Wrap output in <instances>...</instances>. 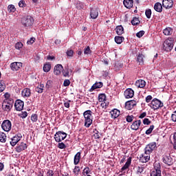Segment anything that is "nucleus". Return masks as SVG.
Masks as SVG:
<instances>
[{
    "label": "nucleus",
    "instance_id": "1",
    "mask_svg": "<svg viewBox=\"0 0 176 176\" xmlns=\"http://www.w3.org/2000/svg\"><path fill=\"white\" fill-rule=\"evenodd\" d=\"M85 127H90L93 123V111L87 110L83 113Z\"/></svg>",
    "mask_w": 176,
    "mask_h": 176
},
{
    "label": "nucleus",
    "instance_id": "2",
    "mask_svg": "<svg viewBox=\"0 0 176 176\" xmlns=\"http://www.w3.org/2000/svg\"><path fill=\"white\" fill-rule=\"evenodd\" d=\"M174 47V38L170 37L164 41L163 44V50L164 52H171Z\"/></svg>",
    "mask_w": 176,
    "mask_h": 176
},
{
    "label": "nucleus",
    "instance_id": "3",
    "mask_svg": "<svg viewBox=\"0 0 176 176\" xmlns=\"http://www.w3.org/2000/svg\"><path fill=\"white\" fill-rule=\"evenodd\" d=\"M14 100H4L2 102V109L6 112H10L12 108H13V104Z\"/></svg>",
    "mask_w": 176,
    "mask_h": 176
},
{
    "label": "nucleus",
    "instance_id": "4",
    "mask_svg": "<svg viewBox=\"0 0 176 176\" xmlns=\"http://www.w3.org/2000/svg\"><path fill=\"white\" fill-rule=\"evenodd\" d=\"M67 133L63 131H58L54 135V140L56 142H61L62 141H64L65 138H67Z\"/></svg>",
    "mask_w": 176,
    "mask_h": 176
},
{
    "label": "nucleus",
    "instance_id": "5",
    "mask_svg": "<svg viewBox=\"0 0 176 176\" xmlns=\"http://www.w3.org/2000/svg\"><path fill=\"white\" fill-rule=\"evenodd\" d=\"M34 18L30 15H28L27 16L24 17L22 21V25L28 28V27H32V25L34 24Z\"/></svg>",
    "mask_w": 176,
    "mask_h": 176
},
{
    "label": "nucleus",
    "instance_id": "6",
    "mask_svg": "<svg viewBox=\"0 0 176 176\" xmlns=\"http://www.w3.org/2000/svg\"><path fill=\"white\" fill-rule=\"evenodd\" d=\"M151 108L152 109H154V111H156V109H159V108H163L164 104L160 100L157 98H154L150 104Z\"/></svg>",
    "mask_w": 176,
    "mask_h": 176
},
{
    "label": "nucleus",
    "instance_id": "7",
    "mask_svg": "<svg viewBox=\"0 0 176 176\" xmlns=\"http://www.w3.org/2000/svg\"><path fill=\"white\" fill-rule=\"evenodd\" d=\"M156 149V142H153L147 144L144 148V155H151Z\"/></svg>",
    "mask_w": 176,
    "mask_h": 176
},
{
    "label": "nucleus",
    "instance_id": "8",
    "mask_svg": "<svg viewBox=\"0 0 176 176\" xmlns=\"http://www.w3.org/2000/svg\"><path fill=\"white\" fill-rule=\"evenodd\" d=\"M162 162L167 166H173V164H174V160H173L170 154L164 155L162 156Z\"/></svg>",
    "mask_w": 176,
    "mask_h": 176
},
{
    "label": "nucleus",
    "instance_id": "9",
    "mask_svg": "<svg viewBox=\"0 0 176 176\" xmlns=\"http://www.w3.org/2000/svg\"><path fill=\"white\" fill-rule=\"evenodd\" d=\"M1 128L3 131H6L7 133L12 130V122L9 120H5L3 121L1 124Z\"/></svg>",
    "mask_w": 176,
    "mask_h": 176
},
{
    "label": "nucleus",
    "instance_id": "10",
    "mask_svg": "<svg viewBox=\"0 0 176 176\" xmlns=\"http://www.w3.org/2000/svg\"><path fill=\"white\" fill-rule=\"evenodd\" d=\"M14 108L16 111H23V108H24V102L21 100H16L14 103Z\"/></svg>",
    "mask_w": 176,
    "mask_h": 176
},
{
    "label": "nucleus",
    "instance_id": "11",
    "mask_svg": "<svg viewBox=\"0 0 176 176\" xmlns=\"http://www.w3.org/2000/svg\"><path fill=\"white\" fill-rule=\"evenodd\" d=\"M174 5L173 0H162V6L165 9H171Z\"/></svg>",
    "mask_w": 176,
    "mask_h": 176
},
{
    "label": "nucleus",
    "instance_id": "12",
    "mask_svg": "<svg viewBox=\"0 0 176 176\" xmlns=\"http://www.w3.org/2000/svg\"><path fill=\"white\" fill-rule=\"evenodd\" d=\"M10 67L12 71H19V69L23 67V63L20 62H14L10 64Z\"/></svg>",
    "mask_w": 176,
    "mask_h": 176
},
{
    "label": "nucleus",
    "instance_id": "13",
    "mask_svg": "<svg viewBox=\"0 0 176 176\" xmlns=\"http://www.w3.org/2000/svg\"><path fill=\"white\" fill-rule=\"evenodd\" d=\"M22 135L21 133H19L17 135H16L15 136H14L10 141V145H12V146H14L17 142H19V141H20V140H21L22 138Z\"/></svg>",
    "mask_w": 176,
    "mask_h": 176
},
{
    "label": "nucleus",
    "instance_id": "14",
    "mask_svg": "<svg viewBox=\"0 0 176 176\" xmlns=\"http://www.w3.org/2000/svg\"><path fill=\"white\" fill-rule=\"evenodd\" d=\"M27 148H28V146L27 145V144L24 142H21L17 144L15 149L18 153H20V152H23V151H25Z\"/></svg>",
    "mask_w": 176,
    "mask_h": 176
},
{
    "label": "nucleus",
    "instance_id": "15",
    "mask_svg": "<svg viewBox=\"0 0 176 176\" xmlns=\"http://www.w3.org/2000/svg\"><path fill=\"white\" fill-rule=\"evenodd\" d=\"M135 105H137V102L135 100H129L125 102V108L126 109H128V111L133 109Z\"/></svg>",
    "mask_w": 176,
    "mask_h": 176
},
{
    "label": "nucleus",
    "instance_id": "16",
    "mask_svg": "<svg viewBox=\"0 0 176 176\" xmlns=\"http://www.w3.org/2000/svg\"><path fill=\"white\" fill-rule=\"evenodd\" d=\"M125 98H133L134 97V91L131 88L126 89L124 92Z\"/></svg>",
    "mask_w": 176,
    "mask_h": 176
},
{
    "label": "nucleus",
    "instance_id": "17",
    "mask_svg": "<svg viewBox=\"0 0 176 176\" xmlns=\"http://www.w3.org/2000/svg\"><path fill=\"white\" fill-rule=\"evenodd\" d=\"M64 69L63 65L58 64L54 68V74L55 75H60L61 74V71Z\"/></svg>",
    "mask_w": 176,
    "mask_h": 176
},
{
    "label": "nucleus",
    "instance_id": "18",
    "mask_svg": "<svg viewBox=\"0 0 176 176\" xmlns=\"http://www.w3.org/2000/svg\"><path fill=\"white\" fill-rule=\"evenodd\" d=\"M141 120H136L133 122L132 125L131 126V130H135V131H137L138 129H140V126H141Z\"/></svg>",
    "mask_w": 176,
    "mask_h": 176
},
{
    "label": "nucleus",
    "instance_id": "19",
    "mask_svg": "<svg viewBox=\"0 0 176 176\" xmlns=\"http://www.w3.org/2000/svg\"><path fill=\"white\" fill-rule=\"evenodd\" d=\"M124 6L126 8V9H131L133 8V5H134V1L133 0H124L123 1Z\"/></svg>",
    "mask_w": 176,
    "mask_h": 176
},
{
    "label": "nucleus",
    "instance_id": "20",
    "mask_svg": "<svg viewBox=\"0 0 176 176\" xmlns=\"http://www.w3.org/2000/svg\"><path fill=\"white\" fill-rule=\"evenodd\" d=\"M112 119H116V118H119L120 116V111L118 110V109H114L110 111Z\"/></svg>",
    "mask_w": 176,
    "mask_h": 176
},
{
    "label": "nucleus",
    "instance_id": "21",
    "mask_svg": "<svg viewBox=\"0 0 176 176\" xmlns=\"http://www.w3.org/2000/svg\"><path fill=\"white\" fill-rule=\"evenodd\" d=\"M102 86H104V84L102 83V82H96L92 85V87L89 89V91H93L94 90H96V89H101Z\"/></svg>",
    "mask_w": 176,
    "mask_h": 176
},
{
    "label": "nucleus",
    "instance_id": "22",
    "mask_svg": "<svg viewBox=\"0 0 176 176\" xmlns=\"http://www.w3.org/2000/svg\"><path fill=\"white\" fill-rule=\"evenodd\" d=\"M154 10L155 12H158V13H162V12H163V5L160 2L155 3L154 5Z\"/></svg>",
    "mask_w": 176,
    "mask_h": 176
},
{
    "label": "nucleus",
    "instance_id": "23",
    "mask_svg": "<svg viewBox=\"0 0 176 176\" xmlns=\"http://www.w3.org/2000/svg\"><path fill=\"white\" fill-rule=\"evenodd\" d=\"M90 16L91 19L95 20V19L98 17V10H97V9L91 8L90 11Z\"/></svg>",
    "mask_w": 176,
    "mask_h": 176
},
{
    "label": "nucleus",
    "instance_id": "24",
    "mask_svg": "<svg viewBox=\"0 0 176 176\" xmlns=\"http://www.w3.org/2000/svg\"><path fill=\"white\" fill-rule=\"evenodd\" d=\"M146 85V82H145L144 80H138L135 82V86H137V87H140V89H143V87H145Z\"/></svg>",
    "mask_w": 176,
    "mask_h": 176
},
{
    "label": "nucleus",
    "instance_id": "25",
    "mask_svg": "<svg viewBox=\"0 0 176 176\" xmlns=\"http://www.w3.org/2000/svg\"><path fill=\"white\" fill-rule=\"evenodd\" d=\"M22 96L25 98H28V97H30L31 96V89H30V88H25L22 91Z\"/></svg>",
    "mask_w": 176,
    "mask_h": 176
},
{
    "label": "nucleus",
    "instance_id": "26",
    "mask_svg": "<svg viewBox=\"0 0 176 176\" xmlns=\"http://www.w3.org/2000/svg\"><path fill=\"white\" fill-rule=\"evenodd\" d=\"M131 165V157H129L127 159V161L125 163V164L122 167L121 170L124 171L127 170V168H129V167H130Z\"/></svg>",
    "mask_w": 176,
    "mask_h": 176
},
{
    "label": "nucleus",
    "instance_id": "27",
    "mask_svg": "<svg viewBox=\"0 0 176 176\" xmlns=\"http://www.w3.org/2000/svg\"><path fill=\"white\" fill-rule=\"evenodd\" d=\"M116 32L117 35H122L124 34V29L123 28V26H122V25H118L116 28Z\"/></svg>",
    "mask_w": 176,
    "mask_h": 176
},
{
    "label": "nucleus",
    "instance_id": "28",
    "mask_svg": "<svg viewBox=\"0 0 176 176\" xmlns=\"http://www.w3.org/2000/svg\"><path fill=\"white\" fill-rule=\"evenodd\" d=\"M144 55L142 54H139L137 56V62L139 63V65H144Z\"/></svg>",
    "mask_w": 176,
    "mask_h": 176
},
{
    "label": "nucleus",
    "instance_id": "29",
    "mask_svg": "<svg viewBox=\"0 0 176 176\" xmlns=\"http://www.w3.org/2000/svg\"><path fill=\"white\" fill-rule=\"evenodd\" d=\"M79 162H80V152H78L74 156V163L75 166L79 164Z\"/></svg>",
    "mask_w": 176,
    "mask_h": 176
},
{
    "label": "nucleus",
    "instance_id": "30",
    "mask_svg": "<svg viewBox=\"0 0 176 176\" xmlns=\"http://www.w3.org/2000/svg\"><path fill=\"white\" fill-rule=\"evenodd\" d=\"M141 156L142 157H141L142 163H146L147 162H149L151 159L150 155H144V154H142Z\"/></svg>",
    "mask_w": 176,
    "mask_h": 176
},
{
    "label": "nucleus",
    "instance_id": "31",
    "mask_svg": "<svg viewBox=\"0 0 176 176\" xmlns=\"http://www.w3.org/2000/svg\"><path fill=\"white\" fill-rule=\"evenodd\" d=\"M43 69L44 72H50V69H52V64L49 63L44 64Z\"/></svg>",
    "mask_w": 176,
    "mask_h": 176
},
{
    "label": "nucleus",
    "instance_id": "32",
    "mask_svg": "<svg viewBox=\"0 0 176 176\" xmlns=\"http://www.w3.org/2000/svg\"><path fill=\"white\" fill-rule=\"evenodd\" d=\"M114 40L118 45H120L123 42V41H124V37L120 36H116Z\"/></svg>",
    "mask_w": 176,
    "mask_h": 176
},
{
    "label": "nucleus",
    "instance_id": "33",
    "mask_svg": "<svg viewBox=\"0 0 176 176\" xmlns=\"http://www.w3.org/2000/svg\"><path fill=\"white\" fill-rule=\"evenodd\" d=\"M43 89H45V85L41 84L35 88V91H36V93H38L39 94H41V93H43Z\"/></svg>",
    "mask_w": 176,
    "mask_h": 176
},
{
    "label": "nucleus",
    "instance_id": "34",
    "mask_svg": "<svg viewBox=\"0 0 176 176\" xmlns=\"http://www.w3.org/2000/svg\"><path fill=\"white\" fill-rule=\"evenodd\" d=\"M172 33L173 29L171 28H166L163 31V34L166 36L171 35Z\"/></svg>",
    "mask_w": 176,
    "mask_h": 176
},
{
    "label": "nucleus",
    "instance_id": "35",
    "mask_svg": "<svg viewBox=\"0 0 176 176\" xmlns=\"http://www.w3.org/2000/svg\"><path fill=\"white\" fill-rule=\"evenodd\" d=\"M105 100H107V96L105 95V94H99V96H98L99 102H104V101H105Z\"/></svg>",
    "mask_w": 176,
    "mask_h": 176
},
{
    "label": "nucleus",
    "instance_id": "36",
    "mask_svg": "<svg viewBox=\"0 0 176 176\" xmlns=\"http://www.w3.org/2000/svg\"><path fill=\"white\" fill-rule=\"evenodd\" d=\"M131 23L132 25H138V24H140V19L137 17H133Z\"/></svg>",
    "mask_w": 176,
    "mask_h": 176
},
{
    "label": "nucleus",
    "instance_id": "37",
    "mask_svg": "<svg viewBox=\"0 0 176 176\" xmlns=\"http://www.w3.org/2000/svg\"><path fill=\"white\" fill-rule=\"evenodd\" d=\"M0 142H6V134L0 132Z\"/></svg>",
    "mask_w": 176,
    "mask_h": 176
},
{
    "label": "nucleus",
    "instance_id": "38",
    "mask_svg": "<svg viewBox=\"0 0 176 176\" xmlns=\"http://www.w3.org/2000/svg\"><path fill=\"white\" fill-rule=\"evenodd\" d=\"M8 10L9 13H14L16 12V7L13 5H9L8 7Z\"/></svg>",
    "mask_w": 176,
    "mask_h": 176
},
{
    "label": "nucleus",
    "instance_id": "39",
    "mask_svg": "<svg viewBox=\"0 0 176 176\" xmlns=\"http://www.w3.org/2000/svg\"><path fill=\"white\" fill-rule=\"evenodd\" d=\"M151 176H162V171H160V170H153L151 173Z\"/></svg>",
    "mask_w": 176,
    "mask_h": 176
},
{
    "label": "nucleus",
    "instance_id": "40",
    "mask_svg": "<svg viewBox=\"0 0 176 176\" xmlns=\"http://www.w3.org/2000/svg\"><path fill=\"white\" fill-rule=\"evenodd\" d=\"M18 116H19L22 119H25V118L28 116V113H27V111H21V113L18 114Z\"/></svg>",
    "mask_w": 176,
    "mask_h": 176
},
{
    "label": "nucleus",
    "instance_id": "41",
    "mask_svg": "<svg viewBox=\"0 0 176 176\" xmlns=\"http://www.w3.org/2000/svg\"><path fill=\"white\" fill-rule=\"evenodd\" d=\"M144 168H145L144 166H138V170L136 171V174L138 175H140V174H142V173H144Z\"/></svg>",
    "mask_w": 176,
    "mask_h": 176
},
{
    "label": "nucleus",
    "instance_id": "42",
    "mask_svg": "<svg viewBox=\"0 0 176 176\" xmlns=\"http://www.w3.org/2000/svg\"><path fill=\"white\" fill-rule=\"evenodd\" d=\"M153 129H155L154 125L150 126L149 129L146 131L145 134H146V135H149V134H151L152 131H153Z\"/></svg>",
    "mask_w": 176,
    "mask_h": 176
},
{
    "label": "nucleus",
    "instance_id": "43",
    "mask_svg": "<svg viewBox=\"0 0 176 176\" xmlns=\"http://www.w3.org/2000/svg\"><path fill=\"white\" fill-rule=\"evenodd\" d=\"M145 15L148 19H151V16H152V10L147 9L145 11Z\"/></svg>",
    "mask_w": 176,
    "mask_h": 176
},
{
    "label": "nucleus",
    "instance_id": "44",
    "mask_svg": "<svg viewBox=\"0 0 176 176\" xmlns=\"http://www.w3.org/2000/svg\"><path fill=\"white\" fill-rule=\"evenodd\" d=\"M162 168V166H160V164H155L154 165V170L153 171H162L160 169Z\"/></svg>",
    "mask_w": 176,
    "mask_h": 176
},
{
    "label": "nucleus",
    "instance_id": "45",
    "mask_svg": "<svg viewBox=\"0 0 176 176\" xmlns=\"http://www.w3.org/2000/svg\"><path fill=\"white\" fill-rule=\"evenodd\" d=\"M23 43L18 42L15 44V49H16L17 50H20V49H23Z\"/></svg>",
    "mask_w": 176,
    "mask_h": 176
},
{
    "label": "nucleus",
    "instance_id": "46",
    "mask_svg": "<svg viewBox=\"0 0 176 176\" xmlns=\"http://www.w3.org/2000/svg\"><path fill=\"white\" fill-rule=\"evenodd\" d=\"M83 171H84L83 175H85V174L86 175H89V174H90L91 173V170H90V168H89V166L85 167L84 168Z\"/></svg>",
    "mask_w": 176,
    "mask_h": 176
},
{
    "label": "nucleus",
    "instance_id": "47",
    "mask_svg": "<svg viewBox=\"0 0 176 176\" xmlns=\"http://www.w3.org/2000/svg\"><path fill=\"white\" fill-rule=\"evenodd\" d=\"M133 119H134V116L133 115L127 116L126 117V120L128 123H131V122H133Z\"/></svg>",
    "mask_w": 176,
    "mask_h": 176
},
{
    "label": "nucleus",
    "instance_id": "48",
    "mask_svg": "<svg viewBox=\"0 0 176 176\" xmlns=\"http://www.w3.org/2000/svg\"><path fill=\"white\" fill-rule=\"evenodd\" d=\"M19 8H25V6H27V4L25 3V1L21 0L19 2Z\"/></svg>",
    "mask_w": 176,
    "mask_h": 176
},
{
    "label": "nucleus",
    "instance_id": "49",
    "mask_svg": "<svg viewBox=\"0 0 176 176\" xmlns=\"http://www.w3.org/2000/svg\"><path fill=\"white\" fill-rule=\"evenodd\" d=\"M58 148H59V149H65L67 146L63 142H59L58 144Z\"/></svg>",
    "mask_w": 176,
    "mask_h": 176
},
{
    "label": "nucleus",
    "instance_id": "50",
    "mask_svg": "<svg viewBox=\"0 0 176 176\" xmlns=\"http://www.w3.org/2000/svg\"><path fill=\"white\" fill-rule=\"evenodd\" d=\"M144 34L145 32L144 30H141L136 34V36L138 38H142V36H144Z\"/></svg>",
    "mask_w": 176,
    "mask_h": 176
},
{
    "label": "nucleus",
    "instance_id": "51",
    "mask_svg": "<svg viewBox=\"0 0 176 176\" xmlns=\"http://www.w3.org/2000/svg\"><path fill=\"white\" fill-rule=\"evenodd\" d=\"M91 53V50H90V47L87 46L84 49V54H90Z\"/></svg>",
    "mask_w": 176,
    "mask_h": 176
},
{
    "label": "nucleus",
    "instance_id": "52",
    "mask_svg": "<svg viewBox=\"0 0 176 176\" xmlns=\"http://www.w3.org/2000/svg\"><path fill=\"white\" fill-rule=\"evenodd\" d=\"M6 89V85H5V83L0 82V93H2Z\"/></svg>",
    "mask_w": 176,
    "mask_h": 176
},
{
    "label": "nucleus",
    "instance_id": "53",
    "mask_svg": "<svg viewBox=\"0 0 176 176\" xmlns=\"http://www.w3.org/2000/svg\"><path fill=\"white\" fill-rule=\"evenodd\" d=\"M36 41V38L34 37H31L29 40L27 41V45H32Z\"/></svg>",
    "mask_w": 176,
    "mask_h": 176
},
{
    "label": "nucleus",
    "instance_id": "54",
    "mask_svg": "<svg viewBox=\"0 0 176 176\" xmlns=\"http://www.w3.org/2000/svg\"><path fill=\"white\" fill-rule=\"evenodd\" d=\"M32 122H38V115L37 114H32L31 116Z\"/></svg>",
    "mask_w": 176,
    "mask_h": 176
},
{
    "label": "nucleus",
    "instance_id": "55",
    "mask_svg": "<svg viewBox=\"0 0 176 176\" xmlns=\"http://www.w3.org/2000/svg\"><path fill=\"white\" fill-rule=\"evenodd\" d=\"M52 84H53V81L48 80L47 81L46 86H45L46 89H50V87H52Z\"/></svg>",
    "mask_w": 176,
    "mask_h": 176
},
{
    "label": "nucleus",
    "instance_id": "56",
    "mask_svg": "<svg viewBox=\"0 0 176 176\" xmlns=\"http://www.w3.org/2000/svg\"><path fill=\"white\" fill-rule=\"evenodd\" d=\"M66 54L68 57H72L74 56V50H68Z\"/></svg>",
    "mask_w": 176,
    "mask_h": 176
},
{
    "label": "nucleus",
    "instance_id": "57",
    "mask_svg": "<svg viewBox=\"0 0 176 176\" xmlns=\"http://www.w3.org/2000/svg\"><path fill=\"white\" fill-rule=\"evenodd\" d=\"M69 85H71V81H69V80L66 79L64 80L63 86H65V87H68Z\"/></svg>",
    "mask_w": 176,
    "mask_h": 176
},
{
    "label": "nucleus",
    "instance_id": "58",
    "mask_svg": "<svg viewBox=\"0 0 176 176\" xmlns=\"http://www.w3.org/2000/svg\"><path fill=\"white\" fill-rule=\"evenodd\" d=\"M80 171V168H79V166H75L73 170L74 174H79Z\"/></svg>",
    "mask_w": 176,
    "mask_h": 176
},
{
    "label": "nucleus",
    "instance_id": "59",
    "mask_svg": "<svg viewBox=\"0 0 176 176\" xmlns=\"http://www.w3.org/2000/svg\"><path fill=\"white\" fill-rule=\"evenodd\" d=\"M143 124H146L147 126L151 124V120H149V118H144L143 120Z\"/></svg>",
    "mask_w": 176,
    "mask_h": 176
},
{
    "label": "nucleus",
    "instance_id": "60",
    "mask_svg": "<svg viewBox=\"0 0 176 176\" xmlns=\"http://www.w3.org/2000/svg\"><path fill=\"white\" fill-rule=\"evenodd\" d=\"M152 101V96L148 95L146 97V102L149 103Z\"/></svg>",
    "mask_w": 176,
    "mask_h": 176
},
{
    "label": "nucleus",
    "instance_id": "61",
    "mask_svg": "<svg viewBox=\"0 0 176 176\" xmlns=\"http://www.w3.org/2000/svg\"><path fill=\"white\" fill-rule=\"evenodd\" d=\"M4 97L6 99L4 100H13L12 98H10V94H9V93L6 92L5 94H4Z\"/></svg>",
    "mask_w": 176,
    "mask_h": 176
},
{
    "label": "nucleus",
    "instance_id": "62",
    "mask_svg": "<svg viewBox=\"0 0 176 176\" xmlns=\"http://www.w3.org/2000/svg\"><path fill=\"white\" fill-rule=\"evenodd\" d=\"M47 60H49L50 61H53V60H56V56L49 55V56H47Z\"/></svg>",
    "mask_w": 176,
    "mask_h": 176
},
{
    "label": "nucleus",
    "instance_id": "63",
    "mask_svg": "<svg viewBox=\"0 0 176 176\" xmlns=\"http://www.w3.org/2000/svg\"><path fill=\"white\" fill-rule=\"evenodd\" d=\"M69 102H71V100H68V102H65L63 105L65 107V108H69Z\"/></svg>",
    "mask_w": 176,
    "mask_h": 176
},
{
    "label": "nucleus",
    "instance_id": "64",
    "mask_svg": "<svg viewBox=\"0 0 176 176\" xmlns=\"http://www.w3.org/2000/svg\"><path fill=\"white\" fill-rule=\"evenodd\" d=\"M54 173H53V170H48V172L47 173V176H54Z\"/></svg>",
    "mask_w": 176,
    "mask_h": 176
}]
</instances>
